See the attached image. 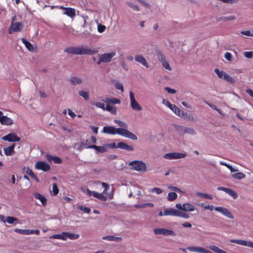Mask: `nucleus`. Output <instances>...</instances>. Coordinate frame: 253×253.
Here are the masks:
<instances>
[{
	"instance_id": "1",
	"label": "nucleus",
	"mask_w": 253,
	"mask_h": 253,
	"mask_svg": "<svg viewBox=\"0 0 253 253\" xmlns=\"http://www.w3.org/2000/svg\"><path fill=\"white\" fill-rule=\"evenodd\" d=\"M64 52L73 55H93L98 52L95 48H90L87 45L70 46L64 49Z\"/></svg>"
},
{
	"instance_id": "2",
	"label": "nucleus",
	"mask_w": 253,
	"mask_h": 253,
	"mask_svg": "<svg viewBox=\"0 0 253 253\" xmlns=\"http://www.w3.org/2000/svg\"><path fill=\"white\" fill-rule=\"evenodd\" d=\"M102 132L114 135L118 134L119 135L128 138L133 140H136L137 136L132 132L129 131L127 129L117 128L112 126H105L103 127Z\"/></svg>"
},
{
	"instance_id": "3",
	"label": "nucleus",
	"mask_w": 253,
	"mask_h": 253,
	"mask_svg": "<svg viewBox=\"0 0 253 253\" xmlns=\"http://www.w3.org/2000/svg\"><path fill=\"white\" fill-rule=\"evenodd\" d=\"M214 209L216 211L220 212L223 215L227 217L230 219H234V216L233 214L229 211L227 209L221 207H214L212 205H208L204 207V210H209L210 211H212L213 209Z\"/></svg>"
},
{
	"instance_id": "4",
	"label": "nucleus",
	"mask_w": 253,
	"mask_h": 253,
	"mask_svg": "<svg viewBox=\"0 0 253 253\" xmlns=\"http://www.w3.org/2000/svg\"><path fill=\"white\" fill-rule=\"evenodd\" d=\"M173 127L177 132L180 135H183L185 133L190 135H195L196 134L195 130L191 127H188L176 124L173 125Z\"/></svg>"
},
{
	"instance_id": "5",
	"label": "nucleus",
	"mask_w": 253,
	"mask_h": 253,
	"mask_svg": "<svg viewBox=\"0 0 253 253\" xmlns=\"http://www.w3.org/2000/svg\"><path fill=\"white\" fill-rule=\"evenodd\" d=\"M131 167V169L138 171L145 172L147 169V167L145 163L141 161H133L128 164Z\"/></svg>"
},
{
	"instance_id": "6",
	"label": "nucleus",
	"mask_w": 253,
	"mask_h": 253,
	"mask_svg": "<svg viewBox=\"0 0 253 253\" xmlns=\"http://www.w3.org/2000/svg\"><path fill=\"white\" fill-rule=\"evenodd\" d=\"M106 146H107V147H109L111 149L120 148L128 151H133V148L131 146L127 144L124 142H120L118 143L117 144H116L115 142L110 144H106Z\"/></svg>"
},
{
	"instance_id": "7",
	"label": "nucleus",
	"mask_w": 253,
	"mask_h": 253,
	"mask_svg": "<svg viewBox=\"0 0 253 253\" xmlns=\"http://www.w3.org/2000/svg\"><path fill=\"white\" fill-rule=\"evenodd\" d=\"M116 54L115 51H112L110 53L99 55L97 64L100 65L102 62L108 63L110 62L113 57L116 55Z\"/></svg>"
},
{
	"instance_id": "8",
	"label": "nucleus",
	"mask_w": 253,
	"mask_h": 253,
	"mask_svg": "<svg viewBox=\"0 0 253 253\" xmlns=\"http://www.w3.org/2000/svg\"><path fill=\"white\" fill-rule=\"evenodd\" d=\"M153 232L156 235H164L165 236H175L176 235L173 231L164 228H155L153 230Z\"/></svg>"
},
{
	"instance_id": "9",
	"label": "nucleus",
	"mask_w": 253,
	"mask_h": 253,
	"mask_svg": "<svg viewBox=\"0 0 253 253\" xmlns=\"http://www.w3.org/2000/svg\"><path fill=\"white\" fill-rule=\"evenodd\" d=\"M186 156L187 155L186 153L172 152L165 154L163 157L166 159L173 160L184 158L186 157Z\"/></svg>"
},
{
	"instance_id": "10",
	"label": "nucleus",
	"mask_w": 253,
	"mask_h": 253,
	"mask_svg": "<svg viewBox=\"0 0 253 253\" xmlns=\"http://www.w3.org/2000/svg\"><path fill=\"white\" fill-rule=\"evenodd\" d=\"M129 97L130 100V106L132 109L135 111H141L142 107L139 103L136 101L134 93L132 91L129 92Z\"/></svg>"
},
{
	"instance_id": "11",
	"label": "nucleus",
	"mask_w": 253,
	"mask_h": 253,
	"mask_svg": "<svg viewBox=\"0 0 253 253\" xmlns=\"http://www.w3.org/2000/svg\"><path fill=\"white\" fill-rule=\"evenodd\" d=\"M36 169L42 170L43 171H47L50 169V166L45 162L39 161L35 165Z\"/></svg>"
},
{
	"instance_id": "12",
	"label": "nucleus",
	"mask_w": 253,
	"mask_h": 253,
	"mask_svg": "<svg viewBox=\"0 0 253 253\" xmlns=\"http://www.w3.org/2000/svg\"><path fill=\"white\" fill-rule=\"evenodd\" d=\"M3 140L8 142H18L20 140V138L16 135L14 133H10L1 138Z\"/></svg>"
},
{
	"instance_id": "13",
	"label": "nucleus",
	"mask_w": 253,
	"mask_h": 253,
	"mask_svg": "<svg viewBox=\"0 0 253 253\" xmlns=\"http://www.w3.org/2000/svg\"><path fill=\"white\" fill-rule=\"evenodd\" d=\"M231 243H235L244 246L253 248V242L252 241H247L241 239H231L230 240Z\"/></svg>"
},
{
	"instance_id": "14",
	"label": "nucleus",
	"mask_w": 253,
	"mask_h": 253,
	"mask_svg": "<svg viewBox=\"0 0 253 253\" xmlns=\"http://www.w3.org/2000/svg\"><path fill=\"white\" fill-rule=\"evenodd\" d=\"M84 147L86 148L94 149L96 150V152L101 153L106 152L107 151V146H106V144L102 146H99L95 145H87L86 144H84Z\"/></svg>"
},
{
	"instance_id": "15",
	"label": "nucleus",
	"mask_w": 253,
	"mask_h": 253,
	"mask_svg": "<svg viewBox=\"0 0 253 253\" xmlns=\"http://www.w3.org/2000/svg\"><path fill=\"white\" fill-rule=\"evenodd\" d=\"M186 249L189 251L198 253H212L210 251L200 247H188Z\"/></svg>"
},
{
	"instance_id": "16",
	"label": "nucleus",
	"mask_w": 253,
	"mask_h": 253,
	"mask_svg": "<svg viewBox=\"0 0 253 253\" xmlns=\"http://www.w3.org/2000/svg\"><path fill=\"white\" fill-rule=\"evenodd\" d=\"M59 8L64 10V14L73 18L76 15V12L74 8L72 7H66L63 6H59Z\"/></svg>"
},
{
	"instance_id": "17",
	"label": "nucleus",
	"mask_w": 253,
	"mask_h": 253,
	"mask_svg": "<svg viewBox=\"0 0 253 253\" xmlns=\"http://www.w3.org/2000/svg\"><path fill=\"white\" fill-rule=\"evenodd\" d=\"M217 189L219 191H223L225 193L229 194L230 196L233 197L234 199H236L238 197V195L236 192L231 189L226 188L224 187H218Z\"/></svg>"
},
{
	"instance_id": "18",
	"label": "nucleus",
	"mask_w": 253,
	"mask_h": 253,
	"mask_svg": "<svg viewBox=\"0 0 253 253\" xmlns=\"http://www.w3.org/2000/svg\"><path fill=\"white\" fill-rule=\"evenodd\" d=\"M22 24L20 22H16L15 23H13L11 22L10 24V26L9 28V33L11 34L12 30L13 32H18L21 31L22 28Z\"/></svg>"
},
{
	"instance_id": "19",
	"label": "nucleus",
	"mask_w": 253,
	"mask_h": 253,
	"mask_svg": "<svg viewBox=\"0 0 253 253\" xmlns=\"http://www.w3.org/2000/svg\"><path fill=\"white\" fill-rule=\"evenodd\" d=\"M135 61L140 63L146 68H148V64L145 58L141 55H136L134 57Z\"/></svg>"
},
{
	"instance_id": "20",
	"label": "nucleus",
	"mask_w": 253,
	"mask_h": 253,
	"mask_svg": "<svg viewBox=\"0 0 253 253\" xmlns=\"http://www.w3.org/2000/svg\"><path fill=\"white\" fill-rule=\"evenodd\" d=\"M179 211L177 210L169 208L165 210L164 211V215H171L174 216H178Z\"/></svg>"
},
{
	"instance_id": "21",
	"label": "nucleus",
	"mask_w": 253,
	"mask_h": 253,
	"mask_svg": "<svg viewBox=\"0 0 253 253\" xmlns=\"http://www.w3.org/2000/svg\"><path fill=\"white\" fill-rule=\"evenodd\" d=\"M0 123L1 125L9 126L13 124V120L6 116L0 117Z\"/></svg>"
},
{
	"instance_id": "22",
	"label": "nucleus",
	"mask_w": 253,
	"mask_h": 253,
	"mask_svg": "<svg viewBox=\"0 0 253 253\" xmlns=\"http://www.w3.org/2000/svg\"><path fill=\"white\" fill-rule=\"evenodd\" d=\"M163 103L167 107H168L170 109H171L175 114L177 113L179 110V108H178L177 107H176L175 105L172 104L170 103V102L166 100V99H163Z\"/></svg>"
},
{
	"instance_id": "23",
	"label": "nucleus",
	"mask_w": 253,
	"mask_h": 253,
	"mask_svg": "<svg viewBox=\"0 0 253 253\" xmlns=\"http://www.w3.org/2000/svg\"><path fill=\"white\" fill-rule=\"evenodd\" d=\"M46 158L48 162H53L54 163L60 164L62 163V160L58 157L53 156L49 154L46 155Z\"/></svg>"
},
{
	"instance_id": "24",
	"label": "nucleus",
	"mask_w": 253,
	"mask_h": 253,
	"mask_svg": "<svg viewBox=\"0 0 253 253\" xmlns=\"http://www.w3.org/2000/svg\"><path fill=\"white\" fill-rule=\"evenodd\" d=\"M69 83L73 85L81 84L83 83V80L76 76L71 77L69 80Z\"/></svg>"
},
{
	"instance_id": "25",
	"label": "nucleus",
	"mask_w": 253,
	"mask_h": 253,
	"mask_svg": "<svg viewBox=\"0 0 253 253\" xmlns=\"http://www.w3.org/2000/svg\"><path fill=\"white\" fill-rule=\"evenodd\" d=\"M15 144H13L12 145L7 147H5L3 149L4 153L6 156H12L15 153L14 151V147Z\"/></svg>"
},
{
	"instance_id": "26",
	"label": "nucleus",
	"mask_w": 253,
	"mask_h": 253,
	"mask_svg": "<svg viewBox=\"0 0 253 253\" xmlns=\"http://www.w3.org/2000/svg\"><path fill=\"white\" fill-rule=\"evenodd\" d=\"M34 197L36 199L39 200L41 202L43 206H45L46 205L47 199L45 197L38 192H35L34 193Z\"/></svg>"
},
{
	"instance_id": "27",
	"label": "nucleus",
	"mask_w": 253,
	"mask_h": 253,
	"mask_svg": "<svg viewBox=\"0 0 253 253\" xmlns=\"http://www.w3.org/2000/svg\"><path fill=\"white\" fill-rule=\"evenodd\" d=\"M176 115L178 116L179 117L182 118L184 119H186L187 120H192L193 121V119L191 118V116L190 115H189L186 112H183V111L181 110L180 109L178 110Z\"/></svg>"
},
{
	"instance_id": "28",
	"label": "nucleus",
	"mask_w": 253,
	"mask_h": 253,
	"mask_svg": "<svg viewBox=\"0 0 253 253\" xmlns=\"http://www.w3.org/2000/svg\"><path fill=\"white\" fill-rule=\"evenodd\" d=\"M102 101L106 103H111L113 104H120L121 103V100L117 98H105L102 99Z\"/></svg>"
},
{
	"instance_id": "29",
	"label": "nucleus",
	"mask_w": 253,
	"mask_h": 253,
	"mask_svg": "<svg viewBox=\"0 0 253 253\" xmlns=\"http://www.w3.org/2000/svg\"><path fill=\"white\" fill-rule=\"evenodd\" d=\"M102 239L104 240H106L110 241H115L117 242H121L122 240V237H115L113 235L104 236L102 238Z\"/></svg>"
},
{
	"instance_id": "30",
	"label": "nucleus",
	"mask_w": 253,
	"mask_h": 253,
	"mask_svg": "<svg viewBox=\"0 0 253 253\" xmlns=\"http://www.w3.org/2000/svg\"><path fill=\"white\" fill-rule=\"evenodd\" d=\"M236 19V17L234 15H231L230 16H222L218 18L217 19V21L218 22L220 21H232Z\"/></svg>"
},
{
	"instance_id": "31",
	"label": "nucleus",
	"mask_w": 253,
	"mask_h": 253,
	"mask_svg": "<svg viewBox=\"0 0 253 253\" xmlns=\"http://www.w3.org/2000/svg\"><path fill=\"white\" fill-rule=\"evenodd\" d=\"M22 42L25 44L26 47L30 51H34V47L33 45L29 41H27L24 38L21 39Z\"/></svg>"
},
{
	"instance_id": "32",
	"label": "nucleus",
	"mask_w": 253,
	"mask_h": 253,
	"mask_svg": "<svg viewBox=\"0 0 253 253\" xmlns=\"http://www.w3.org/2000/svg\"><path fill=\"white\" fill-rule=\"evenodd\" d=\"M182 207L183 208V211H192L195 210L194 206L188 203L183 204Z\"/></svg>"
},
{
	"instance_id": "33",
	"label": "nucleus",
	"mask_w": 253,
	"mask_h": 253,
	"mask_svg": "<svg viewBox=\"0 0 253 253\" xmlns=\"http://www.w3.org/2000/svg\"><path fill=\"white\" fill-rule=\"evenodd\" d=\"M26 172L27 174L31 176L36 182H40L39 178L35 174L32 170L29 169L28 167L27 168Z\"/></svg>"
},
{
	"instance_id": "34",
	"label": "nucleus",
	"mask_w": 253,
	"mask_h": 253,
	"mask_svg": "<svg viewBox=\"0 0 253 253\" xmlns=\"http://www.w3.org/2000/svg\"><path fill=\"white\" fill-rule=\"evenodd\" d=\"M14 232L22 235H30L31 233H32V231H30L29 229H22L18 228H15L14 229Z\"/></svg>"
},
{
	"instance_id": "35",
	"label": "nucleus",
	"mask_w": 253,
	"mask_h": 253,
	"mask_svg": "<svg viewBox=\"0 0 253 253\" xmlns=\"http://www.w3.org/2000/svg\"><path fill=\"white\" fill-rule=\"evenodd\" d=\"M114 122L116 124H117L120 127H121V128H120L121 129H127L128 126L124 122H122V121L118 120H114Z\"/></svg>"
},
{
	"instance_id": "36",
	"label": "nucleus",
	"mask_w": 253,
	"mask_h": 253,
	"mask_svg": "<svg viewBox=\"0 0 253 253\" xmlns=\"http://www.w3.org/2000/svg\"><path fill=\"white\" fill-rule=\"evenodd\" d=\"M108 111L113 115H116L117 114V109L116 107L107 105L105 107V111Z\"/></svg>"
},
{
	"instance_id": "37",
	"label": "nucleus",
	"mask_w": 253,
	"mask_h": 253,
	"mask_svg": "<svg viewBox=\"0 0 253 253\" xmlns=\"http://www.w3.org/2000/svg\"><path fill=\"white\" fill-rule=\"evenodd\" d=\"M232 177L235 179L241 180L244 178L246 175L242 172H237L232 175Z\"/></svg>"
},
{
	"instance_id": "38",
	"label": "nucleus",
	"mask_w": 253,
	"mask_h": 253,
	"mask_svg": "<svg viewBox=\"0 0 253 253\" xmlns=\"http://www.w3.org/2000/svg\"><path fill=\"white\" fill-rule=\"evenodd\" d=\"M17 221L18 219L13 216H8L6 218V221L10 224H16Z\"/></svg>"
},
{
	"instance_id": "39",
	"label": "nucleus",
	"mask_w": 253,
	"mask_h": 253,
	"mask_svg": "<svg viewBox=\"0 0 253 253\" xmlns=\"http://www.w3.org/2000/svg\"><path fill=\"white\" fill-rule=\"evenodd\" d=\"M78 93L79 95L83 97L85 100L88 101L89 99V93L88 92L80 90Z\"/></svg>"
},
{
	"instance_id": "40",
	"label": "nucleus",
	"mask_w": 253,
	"mask_h": 253,
	"mask_svg": "<svg viewBox=\"0 0 253 253\" xmlns=\"http://www.w3.org/2000/svg\"><path fill=\"white\" fill-rule=\"evenodd\" d=\"M177 197V195L175 192H170L168 194L167 199L168 201L172 202L175 200Z\"/></svg>"
},
{
	"instance_id": "41",
	"label": "nucleus",
	"mask_w": 253,
	"mask_h": 253,
	"mask_svg": "<svg viewBox=\"0 0 253 253\" xmlns=\"http://www.w3.org/2000/svg\"><path fill=\"white\" fill-rule=\"evenodd\" d=\"M156 54L159 58V60L162 63L166 60L165 56L162 53V52L160 50H157V51H156Z\"/></svg>"
},
{
	"instance_id": "42",
	"label": "nucleus",
	"mask_w": 253,
	"mask_h": 253,
	"mask_svg": "<svg viewBox=\"0 0 253 253\" xmlns=\"http://www.w3.org/2000/svg\"><path fill=\"white\" fill-rule=\"evenodd\" d=\"M223 79L231 84L235 83L236 82L235 79L234 78L230 77L227 74H225Z\"/></svg>"
},
{
	"instance_id": "43",
	"label": "nucleus",
	"mask_w": 253,
	"mask_h": 253,
	"mask_svg": "<svg viewBox=\"0 0 253 253\" xmlns=\"http://www.w3.org/2000/svg\"><path fill=\"white\" fill-rule=\"evenodd\" d=\"M65 234L66 235V238L68 237L71 239H77L79 237V234H72L66 232L65 233Z\"/></svg>"
},
{
	"instance_id": "44",
	"label": "nucleus",
	"mask_w": 253,
	"mask_h": 253,
	"mask_svg": "<svg viewBox=\"0 0 253 253\" xmlns=\"http://www.w3.org/2000/svg\"><path fill=\"white\" fill-rule=\"evenodd\" d=\"M214 72L217 74L218 78L220 79L224 78L225 74H226V73L223 72L222 71H220L217 68H215L214 69Z\"/></svg>"
},
{
	"instance_id": "45",
	"label": "nucleus",
	"mask_w": 253,
	"mask_h": 253,
	"mask_svg": "<svg viewBox=\"0 0 253 253\" xmlns=\"http://www.w3.org/2000/svg\"><path fill=\"white\" fill-rule=\"evenodd\" d=\"M114 86L116 89L120 90L122 92H124V86L122 83L117 82L114 84Z\"/></svg>"
},
{
	"instance_id": "46",
	"label": "nucleus",
	"mask_w": 253,
	"mask_h": 253,
	"mask_svg": "<svg viewBox=\"0 0 253 253\" xmlns=\"http://www.w3.org/2000/svg\"><path fill=\"white\" fill-rule=\"evenodd\" d=\"M78 209L83 211H84L85 213H89L91 211V210L90 208L83 207L82 206H79L78 207Z\"/></svg>"
},
{
	"instance_id": "47",
	"label": "nucleus",
	"mask_w": 253,
	"mask_h": 253,
	"mask_svg": "<svg viewBox=\"0 0 253 253\" xmlns=\"http://www.w3.org/2000/svg\"><path fill=\"white\" fill-rule=\"evenodd\" d=\"M120 62L121 65L122 66L123 68L125 70L127 71L128 70V68L127 65L126 63L125 59L124 58H122L120 59Z\"/></svg>"
},
{
	"instance_id": "48",
	"label": "nucleus",
	"mask_w": 253,
	"mask_h": 253,
	"mask_svg": "<svg viewBox=\"0 0 253 253\" xmlns=\"http://www.w3.org/2000/svg\"><path fill=\"white\" fill-rule=\"evenodd\" d=\"M224 57L227 60L230 62H232L233 61L232 54L228 52H225L224 54Z\"/></svg>"
},
{
	"instance_id": "49",
	"label": "nucleus",
	"mask_w": 253,
	"mask_h": 253,
	"mask_svg": "<svg viewBox=\"0 0 253 253\" xmlns=\"http://www.w3.org/2000/svg\"><path fill=\"white\" fill-rule=\"evenodd\" d=\"M52 191L53 195H56L58 193L59 189L56 183L53 184Z\"/></svg>"
},
{
	"instance_id": "50",
	"label": "nucleus",
	"mask_w": 253,
	"mask_h": 253,
	"mask_svg": "<svg viewBox=\"0 0 253 253\" xmlns=\"http://www.w3.org/2000/svg\"><path fill=\"white\" fill-rule=\"evenodd\" d=\"M127 4L128 6H129L130 8H131L132 9H133L134 10H136V11L139 10V8L138 7V6L136 5H134V4H133L131 2H127Z\"/></svg>"
},
{
	"instance_id": "51",
	"label": "nucleus",
	"mask_w": 253,
	"mask_h": 253,
	"mask_svg": "<svg viewBox=\"0 0 253 253\" xmlns=\"http://www.w3.org/2000/svg\"><path fill=\"white\" fill-rule=\"evenodd\" d=\"M94 104L96 107H97L98 108H100L102 109L103 111H105V105L104 103H101L99 102H97L95 103Z\"/></svg>"
},
{
	"instance_id": "52",
	"label": "nucleus",
	"mask_w": 253,
	"mask_h": 253,
	"mask_svg": "<svg viewBox=\"0 0 253 253\" xmlns=\"http://www.w3.org/2000/svg\"><path fill=\"white\" fill-rule=\"evenodd\" d=\"M244 55L247 58H252L253 57V51H246L244 52Z\"/></svg>"
},
{
	"instance_id": "53",
	"label": "nucleus",
	"mask_w": 253,
	"mask_h": 253,
	"mask_svg": "<svg viewBox=\"0 0 253 253\" xmlns=\"http://www.w3.org/2000/svg\"><path fill=\"white\" fill-rule=\"evenodd\" d=\"M178 216L185 218H188L189 217V216L187 213L181 211H179Z\"/></svg>"
},
{
	"instance_id": "54",
	"label": "nucleus",
	"mask_w": 253,
	"mask_h": 253,
	"mask_svg": "<svg viewBox=\"0 0 253 253\" xmlns=\"http://www.w3.org/2000/svg\"><path fill=\"white\" fill-rule=\"evenodd\" d=\"M104 193H100L97 199L102 201H106L107 200V196L103 195Z\"/></svg>"
},
{
	"instance_id": "55",
	"label": "nucleus",
	"mask_w": 253,
	"mask_h": 253,
	"mask_svg": "<svg viewBox=\"0 0 253 253\" xmlns=\"http://www.w3.org/2000/svg\"><path fill=\"white\" fill-rule=\"evenodd\" d=\"M162 63L163 66L166 69L168 70L169 71H170L171 70V68L170 67L169 63L167 61H166V60L164 62H163Z\"/></svg>"
},
{
	"instance_id": "56",
	"label": "nucleus",
	"mask_w": 253,
	"mask_h": 253,
	"mask_svg": "<svg viewBox=\"0 0 253 253\" xmlns=\"http://www.w3.org/2000/svg\"><path fill=\"white\" fill-rule=\"evenodd\" d=\"M165 90L167 91L169 93L174 94L176 92L175 89H172L169 87H165Z\"/></svg>"
},
{
	"instance_id": "57",
	"label": "nucleus",
	"mask_w": 253,
	"mask_h": 253,
	"mask_svg": "<svg viewBox=\"0 0 253 253\" xmlns=\"http://www.w3.org/2000/svg\"><path fill=\"white\" fill-rule=\"evenodd\" d=\"M152 192H155L157 194H160L162 193L163 191L161 188L155 187L152 189Z\"/></svg>"
},
{
	"instance_id": "58",
	"label": "nucleus",
	"mask_w": 253,
	"mask_h": 253,
	"mask_svg": "<svg viewBox=\"0 0 253 253\" xmlns=\"http://www.w3.org/2000/svg\"><path fill=\"white\" fill-rule=\"evenodd\" d=\"M204 102L206 104L208 105L212 109L215 110L216 111L217 110L218 108H217V107L215 105L212 104H211V103H210V102H208L207 101H204Z\"/></svg>"
},
{
	"instance_id": "59",
	"label": "nucleus",
	"mask_w": 253,
	"mask_h": 253,
	"mask_svg": "<svg viewBox=\"0 0 253 253\" xmlns=\"http://www.w3.org/2000/svg\"><path fill=\"white\" fill-rule=\"evenodd\" d=\"M106 29V27L104 25H98V31L99 33L103 32Z\"/></svg>"
},
{
	"instance_id": "60",
	"label": "nucleus",
	"mask_w": 253,
	"mask_h": 253,
	"mask_svg": "<svg viewBox=\"0 0 253 253\" xmlns=\"http://www.w3.org/2000/svg\"><path fill=\"white\" fill-rule=\"evenodd\" d=\"M241 34L247 36H251L252 34V31L247 30V31H242L241 32Z\"/></svg>"
},
{
	"instance_id": "61",
	"label": "nucleus",
	"mask_w": 253,
	"mask_h": 253,
	"mask_svg": "<svg viewBox=\"0 0 253 253\" xmlns=\"http://www.w3.org/2000/svg\"><path fill=\"white\" fill-rule=\"evenodd\" d=\"M89 127L94 133L97 134L98 133V127L90 126Z\"/></svg>"
},
{
	"instance_id": "62",
	"label": "nucleus",
	"mask_w": 253,
	"mask_h": 253,
	"mask_svg": "<svg viewBox=\"0 0 253 253\" xmlns=\"http://www.w3.org/2000/svg\"><path fill=\"white\" fill-rule=\"evenodd\" d=\"M53 238L54 239H65V237H63V235L61 234H56L53 235Z\"/></svg>"
},
{
	"instance_id": "63",
	"label": "nucleus",
	"mask_w": 253,
	"mask_h": 253,
	"mask_svg": "<svg viewBox=\"0 0 253 253\" xmlns=\"http://www.w3.org/2000/svg\"><path fill=\"white\" fill-rule=\"evenodd\" d=\"M102 185L103 187H104V190L103 191V193H106V191L107 190V189L109 188V185L104 182L102 183Z\"/></svg>"
},
{
	"instance_id": "64",
	"label": "nucleus",
	"mask_w": 253,
	"mask_h": 253,
	"mask_svg": "<svg viewBox=\"0 0 253 253\" xmlns=\"http://www.w3.org/2000/svg\"><path fill=\"white\" fill-rule=\"evenodd\" d=\"M210 249L216 253H217L219 251V250H220V249L218 247H217L215 246H211L210 247Z\"/></svg>"
}]
</instances>
